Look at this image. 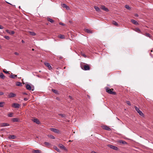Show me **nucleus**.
Instances as JSON below:
<instances>
[{
  "mask_svg": "<svg viewBox=\"0 0 153 153\" xmlns=\"http://www.w3.org/2000/svg\"><path fill=\"white\" fill-rule=\"evenodd\" d=\"M81 67L82 69L85 71L89 70L90 69L89 65L87 64H82L81 65Z\"/></svg>",
  "mask_w": 153,
  "mask_h": 153,
  "instance_id": "f257e3e1",
  "label": "nucleus"
},
{
  "mask_svg": "<svg viewBox=\"0 0 153 153\" xmlns=\"http://www.w3.org/2000/svg\"><path fill=\"white\" fill-rule=\"evenodd\" d=\"M105 89L106 92L109 94L113 95H115L116 94L115 92L113 91L114 90L113 88L110 89L108 87H106Z\"/></svg>",
  "mask_w": 153,
  "mask_h": 153,
  "instance_id": "f03ea898",
  "label": "nucleus"
},
{
  "mask_svg": "<svg viewBox=\"0 0 153 153\" xmlns=\"http://www.w3.org/2000/svg\"><path fill=\"white\" fill-rule=\"evenodd\" d=\"M134 108L135 110L137 111L139 114L141 116H143L144 114L142 112L140 111L139 109L136 106H134Z\"/></svg>",
  "mask_w": 153,
  "mask_h": 153,
  "instance_id": "7ed1b4c3",
  "label": "nucleus"
},
{
  "mask_svg": "<svg viewBox=\"0 0 153 153\" xmlns=\"http://www.w3.org/2000/svg\"><path fill=\"white\" fill-rule=\"evenodd\" d=\"M11 106L13 108H19L20 106V105L17 103H14L12 104Z\"/></svg>",
  "mask_w": 153,
  "mask_h": 153,
  "instance_id": "20e7f679",
  "label": "nucleus"
},
{
  "mask_svg": "<svg viewBox=\"0 0 153 153\" xmlns=\"http://www.w3.org/2000/svg\"><path fill=\"white\" fill-rule=\"evenodd\" d=\"M50 130L55 133H56L58 134H59L60 133V131L59 130L57 129L53 128H50Z\"/></svg>",
  "mask_w": 153,
  "mask_h": 153,
  "instance_id": "39448f33",
  "label": "nucleus"
},
{
  "mask_svg": "<svg viewBox=\"0 0 153 153\" xmlns=\"http://www.w3.org/2000/svg\"><path fill=\"white\" fill-rule=\"evenodd\" d=\"M16 96V94L13 93L11 92L8 95L7 97L8 98H12L15 97Z\"/></svg>",
  "mask_w": 153,
  "mask_h": 153,
  "instance_id": "423d86ee",
  "label": "nucleus"
},
{
  "mask_svg": "<svg viewBox=\"0 0 153 153\" xmlns=\"http://www.w3.org/2000/svg\"><path fill=\"white\" fill-rule=\"evenodd\" d=\"M108 146L110 148L114 149L115 150H118V148L117 147L111 145H108Z\"/></svg>",
  "mask_w": 153,
  "mask_h": 153,
  "instance_id": "0eeeda50",
  "label": "nucleus"
},
{
  "mask_svg": "<svg viewBox=\"0 0 153 153\" xmlns=\"http://www.w3.org/2000/svg\"><path fill=\"white\" fill-rule=\"evenodd\" d=\"M102 128L103 129L108 131H110L111 129L109 128L108 126L105 125L102 126Z\"/></svg>",
  "mask_w": 153,
  "mask_h": 153,
  "instance_id": "6e6552de",
  "label": "nucleus"
},
{
  "mask_svg": "<svg viewBox=\"0 0 153 153\" xmlns=\"http://www.w3.org/2000/svg\"><path fill=\"white\" fill-rule=\"evenodd\" d=\"M101 9L106 12H108L109 11L108 9L107 8H106L104 6H101Z\"/></svg>",
  "mask_w": 153,
  "mask_h": 153,
  "instance_id": "1a4fd4ad",
  "label": "nucleus"
},
{
  "mask_svg": "<svg viewBox=\"0 0 153 153\" xmlns=\"http://www.w3.org/2000/svg\"><path fill=\"white\" fill-rule=\"evenodd\" d=\"M6 31L7 32L9 33L10 35L13 34L15 33V32L13 31H10L8 30H6Z\"/></svg>",
  "mask_w": 153,
  "mask_h": 153,
  "instance_id": "9d476101",
  "label": "nucleus"
},
{
  "mask_svg": "<svg viewBox=\"0 0 153 153\" xmlns=\"http://www.w3.org/2000/svg\"><path fill=\"white\" fill-rule=\"evenodd\" d=\"M45 65L48 67L49 70H51L52 69V68L51 65L48 63H45Z\"/></svg>",
  "mask_w": 153,
  "mask_h": 153,
  "instance_id": "9b49d317",
  "label": "nucleus"
},
{
  "mask_svg": "<svg viewBox=\"0 0 153 153\" xmlns=\"http://www.w3.org/2000/svg\"><path fill=\"white\" fill-rule=\"evenodd\" d=\"M32 121L37 124H39L40 123V122L37 119H33L32 120Z\"/></svg>",
  "mask_w": 153,
  "mask_h": 153,
  "instance_id": "f8f14e48",
  "label": "nucleus"
},
{
  "mask_svg": "<svg viewBox=\"0 0 153 153\" xmlns=\"http://www.w3.org/2000/svg\"><path fill=\"white\" fill-rule=\"evenodd\" d=\"M118 142L120 143L123 144H127V143L125 141L122 140H119L118 141Z\"/></svg>",
  "mask_w": 153,
  "mask_h": 153,
  "instance_id": "ddd939ff",
  "label": "nucleus"
},
{
  "mask_svg": "<svg viewBox=\"0 0 153 153\" xmlns=\"http://www.w3.org/2000/svg\"><path fill=\"white\" fill-rule=\"evenodd\" d=\"M131 22L135 25H138V23L136 21L133 19H131Z\"/></svg>",
  "mask_w": 153,
  "mask_h": 153,
  "instance_id": "4468645a",
  "label": "nucleus"
},
{
  "mask_svg": "<svg viewBox=\"0 0 153 153\" xmlns=\"http://www.w3.org/2000/svg\"><path fill=\"white\" fill-rule=\"evenodd\" d=\"M9 126V124L7 123H2L1 124V127H5Z\"/></svg>",
  "mask_w": 153,
  "mask_h": 153,
  "instance_id": "2eb2a0df",
  "label": "nucleus"
},
{
  "mask_svg": "<svg viewBox=\"0 0 153 153\" xmlns=\"http://www.w3.org/2000/svg\"><path fill=\"white\" fill-rule=\"evenodd\" d=\"M32 152L33 153H40L41 152V151L39 150H33Z\"/></svg>",
  "mask_w": 153,
  "mask_h": 153,
  "instance_id": "dca6fc26",
  "label": "nucleus"
},
{
  "mask_svg": "<svg viewBox=\"0 0 153 153\" xmlns=\"http://www.w3.org/2000/svg\"><path fill=\"white\" fill-rule=\"evenodd\" d=\"M44 146H46L47 147H48L51 145L49 143L47 142H45L44 143Z\"/></svg>",
  "mask_w": 153,
  "mask_h": 153,
  "instance_id": "f3484780",
  "label": "nucleus"
},
{
  "mask_svg": "<svg viewBox=\"0 0 153 153\" xmlns=\"http://www.w3.org/2000/svg\"><path fill=\"white\" fill-rule=\"evenodd\" d=\"M112 23L113 25L116 26L118 27L119 26V25L117 23L114 21H113Z\"/></svg>",
  "mask_w": 153,
  "mask_h": 153,
  "instance_id": "a211bd4d",
  "label": "nucleus"
},
{
  "mask_svg": "<svg viewBox=\"0 0 153 153\" xmlns=\"http://www.w3.org/2000/svg\"><path fill=\"white\" fill-rule=\"evenodd\" d=\"M16 137V136L14 135H10L9 137V138L10 139H14Z\"/></svg>",
  "mask_w": 153,
  "mask_h": 153,
  "instance_id": "6ab92c4d",
  "label": "nucleus"
},
{
  "mask_svg": "<svg viewBox=\"0 0 153 153\" xmlns=\"http://www.w3.org/2000/svg\"><path fill=\"white\" fill-rule=\"evenodd\" d=\"M5 76L2 73H0V77L1 78L4 79L5 78Z\"/></svg>",
  "mask_w": 153,
  "mask_h": 153,
  "instance_id": "aec40b11",
  "label": "nucleus"
},
{
  "mask_svg": "<svg viewBox=\"0 0 153 153\" xmlns=\"http://www.w3.org/2000/svg\"><path fill=\"white\" fill-rule=\"evenodd\" d=\"M26 88L27 89L29 90H30L31 89V86L28 84H27L26 85Z\"/></svg>",
  "mask_w": 153,
  "mask_h": 153,
  "instance_id": "412c9836",
  "label": "nucleus"
},
{
  "mask_svg": "<svg viewBox=\"0 0 153 153\" xmlns=\"http://www.w3.org/2000/svg\"><path fill=\"white\" fill-rule=\"evenodd\" d=\"M84 30L86 32L88 33H92L91 31L90 30L87 29H84Z\"/></svg>",
  "mask_w": 153,
  "mask_h": 153,
  "instance_id": "4be33fe9",
  "label": "nucleus"
},
{
  "mask_svg": "<svg viewBox=\"0 0 153 153\" xmlns=\"http://www.w3.org/2000/svg\"><path fill=\"white\" fill-rule=\"evenodd\" d=\"M47 20L51 23H53L54 22V21L53 19L49 18H47Z\"/></svg>",
  "mask_w": 153,
  "mask_h": 153,
  "instance_id": "5701e85b",
  "label": "nucleus"
},
{
  "mask_svg": "<svg viewBox=\"0 0 153 153\" xmlns=\"http://www.w3.org/2000/svg\"><path fill=\"white\" fill-rule=\"evenodd\" d=\"M16 77H17V75L12 74L10 76V77L12 78H14Z\"/></svg>",
  "mask_w": 153,
  "mask_h": 153,
  "instance_id": "b1692460",
  "label": "nucleus"
},
{
  "mask_svg": "<svg viewBox=\"0 0 153 153\" xmlns=\"http://www.w3.org/2000/svg\"><path fill=\"white\" fill-rule=\"evenodd\" d=\"M62 6L63 7H65L66 8V9L67 10L69 9V7L68 6H67L65 4H62Z\"/></svg>",
  "mask_w": 153,
  "mask_h": 153,
  "instance_id": "393cba45",
  "label": "nucleus"
},
{
  "mask_svg": "<svg viewBox=\"0 0 153 153\" xmlns=\"http://www.w3.org/2000/svg\"><path fill=\"white\" fill-rule=\"evenodd\" d=\"M94 8L97 11H100V9L99 7L97 6H94Z\"/></svg>",
  "mask_w": 153,
  "mask_h": 153,
  "instance_id": "a878e982",
  "label": "nucleus"
},
{
  "mask_svg": "<svg viewBox=\"0 0 153 153\" xmlns=\"http://www.w3.org/2000/svg\"><path fill=\"white\" fill-rule=\"evenodd\" d=\"M28 33L30 35L32 36H35L36 35L35 33L33 32L29 31Z\"/></svg>",
  "mask_w": 153,
  "mask_h": 153,
  "instance_id": "bb28decb",
  "label": "nucleus"
},
{
  "mask_svg": "<svg viewBox=\"0 0 153 153\" xmlns=\"http://www.w3.org/2000/svg\"><path fill=\"white\" fill-rule=\"evenodd\" d=\"M18 119L16 118H14L12 119V121L13 122H18Z\"/></svg>",
  "mask_w": 153,
  "mask_h": 153,
  "instance_id": "cd10ccee",
  "label": "nucleus"
},
{
  "mask_svg": "<svg viewBox=\"0 0 153 153\" xmlns=\"http://www.w3.org/2000/svg\"><path fill=\"white\" fill-rule=\"evenodd\" d=\"M134 30L136 31V32H137L138 33H140V30L138 28H136L134 29Z\"/></svg>",
  "mask_w": 153,
  "mask_h": 153,
  "instance_id": "c85d7f7f",
  "label": "nucleus"
},
{
  "mask_svg": "<svg viewBox=\"0 0 153 153\" xmlns=\"http://www.w3.org/2000/svg\"><path fill=\"white\" fill-rule=\"evenodd\" d=\"M145 35L147 37H149L150 38H151L152 37L151 35L149 33H146Z\"/></svg>",
  "mask_w": 153,
  "mask_h": 153,
  "instance_id": "c756f323",
  "label": "nucleus"
},
{
  "mask_svg": "<svg viewBox=\"0 0 153 153\" xmlns=\"http://www.w3.org/2000/svg\"><path fill=\"white\" fill-rule=\"evenodd\" d=\"M59 37L62 39H65V36L63 35H60L59 36Z\"/></svg>",
  "mask_w": 153,
  "mask_h": 153,
  "instance_id": "7c9ffc66",
  "label": "nucleus"
},
{
  "mask_svg": "<svg viewBox=\"0 0 153 153\" xmlns=\"http://www.w3.org/2000/svg\"><path fill=\"white\" fill-rule=\"evenodd\" d=\"M4 103L5 102H0V107H3L4 106Z\"/></svg>",
  "mask_w": 153,
  "mask_h": 153,
  "instance_id": "2f4dec72",
  "label": "nucleus"
},
{
  "mask_svg": "<svg viewBox=\"0 0 153 153\" xmlns=\"http://www.w3.org/2000/svg\"><path fill=\"white\" fill-rule=\"evenodd\" d=\"M16 85L18 86H21L22 83L20 82H17L16 83Z\"/></svg>",
  "mask_w": 153,
  "mask_h": 153,
  "instance_id": "473e14b6",
  "label": "nucleus"
},
{
  "mask_svg": "<svg viewBox=\"0 0 153 153\" xmlns=\"http://www.w3.org/2000/svg\"><path fill=\"white\" fill-rule=\"evenodd\" d=\"M59 146L60 148H61L62 149H65V147L62 145V144L60 145Z\"/></svg>",
  "mask_w": 153,
  "mask_h": 153,
  "instance_id": "72a5a7b5",
  "label": "nucleus"
},
{
  "mask_svg": "<svg viewBox=\"0 0 153 153\" xmlns=\"http://www.w3.org/2000/svg\"><path fill=\"white\" fill-rule=\"evenodd\" d=\"M49 137H50V138L52 139H55V137L53 136V135H50L48 136Z\"/></svg>",
  "mask_w": 153,
  "mask_h": 153,
  "instance_id": "f704fd0d",
  "label": "nucleus"
},
{
  "mask_svg": "<svg viewBox=\"0 0 153 153\" xmlns=\"http://www.w3.org/2000/svg\"><path fill=\"white\" fill-rule=\"evenodd\" d=\"M59 115L61 116L62 118H65V114H59Z\"/></svg>",
  "mask_w": 153,
  "mask_h": 153,
  "instance_id": "c9c22d12",
  "label": "nucleus"
},
{
  "mask_svg": "<svg viewBox=\"0 0 153 153\" xmlns=\"http://www.w3.org/2000/svg\"><path fill=\"white\" fill-rule=\"evenodd\" d=\"M52 91L54 93L56 94H57L58 92L56 90L53 89H52Z\"/></svg>",
  "mask_w": 153,
  "mask_h": 153,
  "instance_id": "e433bc0d",
  "label": "nucleus"
},
{
  "mask_svg": "<svg viewBox=\"0 0 153 153\" xmlns=\"http://www.w3.org/2000/svg\"><path fill=\"white\" fill-rule=\"evenodd\" d=\"M13 113H10L8 114V116L10 117H13Z\"/></svg>",
  "mask_w": 153,
  "mask_h": 153,
  "instance_id": "4c0bfd02",
  "label": "nucleus"
},
{
  "mask_svg": "<svg viewBox=\"0 0 153 153\" xmlns=\"http://www.w3.org/2000/svg\"><path fill=\"white\" fill-rule=\"evenodd\" d=\"M54 148L55 150H56L58 152H60V150L59 149H58L57 147L56 146H55L54 147Z\"/></svg>",
  "mask_w": 153,
  "mask_h": 153,
  "instance_id": "58836bf2",
  "label": "nucleus"
},
{
  "mask_svg": "<svg viewBox=\"0 0 153 153\" xmlns=\"http://www.w3.org/2000/svg\"><path fill=\"white\" fill-rule=\"evenodd\" d=\"M125 7L128 9L130 10V7H129V6L128 5H126L125 6Z\"/></svg>",
  "mask_w": 153,
  "mask_h": 153,
  "instance_id": "ea45409f",
  "label": "nucleus"
},
{
  "mask_svg": "<svg viewBox=\"0 0 153 153\" xmlns=\"http://www.w3.org/2000/svg\"><path fill=\"white\" fill-rule=\"evenodd\" d=\"M3 71L6 74H9L8 71H5L4 69L3 70Z\"/></svg>",
  "mask_w": 153,
  "mask_h": 153,
  "instance_id": "a19ab883",
  "label": "nucleus"
},
{
  "mask_svg": "<svg viewBox=\"0 0 153 153\" xmlns=\"http://www.w3.org/2000/svg\"><path fill=\"white\" fill-rule=\"evenodd\" d=\"M4 37L6 39H10V37L9 36H5Z\"/></svg>",
  "mask_w": 153,
  "mask_h": 153,
  "instance_id": "79ce46f5",
  "label": "nucleus"
},
{
  "mask_svg": "<svg viewBox=\"0 0 153 153\" xmlns=\"http://www.w3.org/2000/svg\"><path fill=\"white\" fill-rule=\"evenodd\" d=\"M81 55L82 56H83V57H84L85 58L86 57V55L83 53H81Z\"/></svg>",
  "mask_w": 153,
  "mask_h": 153,
  "instance_id": "37998d69",
  "label": "nucleus"
},
{
  "mask_svg": "<svg viewBox=\"0 0 153 153\" xmlns=\"http://www.w3.org/2000/svg\"><path fill=\"white\" fill-rule=\"evenodd\" d=\"M126 103L128 105H131V103L129 101H127L126 102Z\"/></svg>",
  "mask_w": 153,
  "mask_h": 153,
  "instance_id": "c03bdc74",
  "label": "nucleus"
},
{
  "mask_svg": "<svg viewBox=\"0 0 153 153\" xmlns=\"http://www.w3.org/2000/svg\"><path fill=\"white\" fill-rule=\"evenodd\" d=\"M4 94V93L3 92H0V95H3Z\"/></svg>",
  "mask_w": 153,
  "mask_h": 153,
  "instance_id": "a18cd8bd",
  "label": "nucleus"
},
{
  "mask_svg": "<svg viewBox=\"0 0 153 153\" xmlns=\"http://www.w3.org/2000/svg\"><path fill=\"white\" fill-rule=\"evenodd\" d=\"M59 24L61 25H63V26H64L65 25V24H63V23H61V22H60L59 23Z\"/></svg>",
  "mask_w": 153,
  "mask_h": 153,
  "instance_id": "49530a36",
  "label": "nucleus"
},
{
  "mask_svg": "<svg viewBox=\"0 0 153 153\" xmlns=\"http://www.w3.org/2000/svg\"><path fill=\"white\" fill-rule=\"evenodd\" d=\"M14 54L16 55H19V53L16 52L14 53Z\"/></svg>",
  "mask_w": 153,
  "mask_h": 153,
  "instance_id": "de8ad7c7",
  "label": "nucleus"
},
{
  "mask_svg": "<svg viewBox=\"0 0 153 153\" xmlns=\"http://www.w3.org/2000/svg\"><path fill=\"white\" fill-rule=\"evenodd\" d=\"M3 28V27L2 26L0 25V29H2Z\"/></svg>",
  "mask_w": 153,
  "mask_h": 153,
  "instance_id": "09e8293b",
  "label": "nucleus"
},
{
  "mask_svg": "<svg viewBox=\"0 0 153 153\" xmlns=\"http://www.w3.org/2000/svg\"><path fill=\"white\" fill-rule=\"evenodd\" d=\"M24 100L25 101H27L28 100V99L27 98H24Z\"/></svg>",
  "mask_w": 153,
  "mask_h": 153,
  "instance_id": "8fccbe9b",
  "label": "nucleus"
},
{
  "mask_svg": "<svg viewBox=\"0 0 153 153\" xmlns=\"http://www.w3.org/2000/svg\"><path fill=\"white\" fill-rule=\"evenodd\" d=\"M69 97L70 99H72V97H71V96H69Z\"/></svg>",
  "mask_w": 153,
  "mask_h": 153,
  "instance_id": "3c124183",
  "label": "nucleus"
},
{
  "mask_svg": "<svg viewBox=\"0 0 153 153\" xmlns=\"http://www.w3.org/2000/svg\"><path fill=\"white\" fill-rule=\"evenodd\" d=\"M135 16H138V15L137 14H136L135 15Z\"/></svg>",
  "mask_w": 153,
  "mask_h": 153,
  "instance_id": "603ef678",
  "label": "nucleus"
},
{
  "mask_svg": "<svg viewBox=\"0 0 153 153\" xmlns=\"http://www.w3.org/2000/svg\"><path fill=\"white\" fill-rule=\"evenodd\" d=\"M56 99L58 100H59V97H56Z\"/></svg>",
  "mask_w": 153,
  "mask_h": 153,
  "instance_id": "864d4df0",
  "label": "nucleus"
},
{
  "mask_svg": "<svg viewBox=\"0 0 153 153\" xmlns=\"http://www.w3.org/2000/svg\"><path fill=\"white\" fill-rule=\"evenodd\" d=\"M91 153H97V152H95L94 151H92L91 152Z\"/></svg>",
  "mask_w": 153,
  "mask_h": 153,
  "instance_id": "5fc2aeb1",
  "label": "nucleus"
},
{
  "mask_svg": "<svg viewBox=\"0 0 153 153\" xmlns=\"http://www.w3.org/2000/svg\"><path fill=\"white\" fill-rule=\"evenodd\" d=\"M22 43H25V41L23 40H22Z\"/></svg>",
  "mask_w": 153,
  "mask_h": 153,
  "instance_id": "6e6d98bb",
  "label": "nucleus"
},
{
  "mask_svg": "<svg viewBox=\"0 0 153 153\" xmlns=\"http://www.w3.org/2000/svg\"><path fill=\"white\" fill-rule=\"evenodd\" d=\"M69 142H72V141H71V140H69Z\"/></svg>",
  "mask_w": 153,
  "mask_h": 153,
  "instance_id": "4d7b16f0",
  "label": "nucleus"
},
{
  "mask_svg": "<svg viewBox=\"0 0 153 153\" xmlns=\"http://www.w3.org/2000/svg\"><path fill=\"white\" fill-rule=\"evenodd\" d=\"M32 50V51H34V49H33Z\"/></svg>",
  "mask_w": 153,
  "mask_h": 153,
  "instance_id": "13d9d810",
  "label": "nucleus"
},
{
  "mask_svg": "<svg viewBox=\"0 0 153 153\" xmlns=\"http://www.w3.org/2000/svg\"><path fill=\"white\" fill-rule=\"evenodd\" d=\"M88 97H89V96H88Z\"/></svg>",
  "mask_w": 153,
  "mask_h": 153,
  "instance_id": "bf43d9fd",
  "label": "nucleus"
},
{
  "mask_svg": "<svg viewBox=\"0 0 153 153\" xmlns=\"http://www.w3.org/2000/svg\"><path fill=\"white\" fill-rule=\"evenodd\" d=\"M73 133H75V132H74H74H73Z\"/></svg>",
  "mask_w": 153,
  "mask_h": 153,
  "instance_id": "052dcab7",
  "label": "nucleus"
}]
</instances>
